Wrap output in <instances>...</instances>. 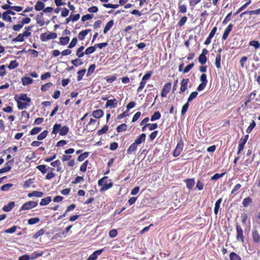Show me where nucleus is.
Masks as SVG:
<instances>
[{
    "mask_svg": "<svg viewBox=\"0 0 260 260\" xmlns=\"http://www.w3.org/2000/svg\"><path fill=\"white\" fill-rule=\"evenodd\" d=\"M247 59H248V58L247 56H243L241 58V59H240V66L242 68H244L245 67V64L246 63V62H247Z\"/></svg>",
    "mask_w": 260,
    "mask_h": 260,
    "instance_id": "nucleus-62",
    "label": "nucleus"
},
{
    "mask_svg": "<svg viewBox=\"0 0 260 260\" xmlns=\"http://www.w3.org/2000/svg\"><path fill=\"white\" fill-rule=\"evenodd\" d=\"M217 30V28L216 26H215L212 28V29L209 33L208 37L207 38L206 40L204 42L205 45H208L211 43V39L213 38L214 36L216 34Z\"/></svg>",
    "mask_w": 260,
    "mask_h": 260,
    "instance_id": "nucleus-11",
    "label": "nucleus"
},
{
    "mask_svg": "<svg viewBox=\"0 0 260 260\" xmlns=\"http://www.w3.org/2000/svg\"><path fill=\"white\" fill-rule=\"evenodd\" d=\"M48 133V132L47 130L44 131L43 132H42L40 134H39L37 137V139L39 141H41L45 139L47 134Z\"/></svg>",
    "mask_w": 260,
    "mask_h": 260,
    "instance_id": "nucleus-49",
    "label": "nucleus"
},
{
    "mask_svg": "<svg viewBox=\"0 0 260 260\" xmlns=\"http://www.w3.org/2000/svg\"><path fill=\"white\" fill-rule=\"evenodd\" d=\"M127 125L125 123H122L117 127V132L120 133L122 132L125 131L127 129Z\"/></svg>",
    "mask_w": 260,
    "mask_h": 260,
    "instance_id": "nucleus-43",
    "label": "nucleus"
},
{
    "mask_svg": "<svg viewBox=\"0 0 260 260\" xmlns=\"http://www.w3.org/2000/svg\"><path fill=\"white\" fill-rule=\"evenodd\" d=\"M51 165L53 167H57L56 171L57 172H60L61 170V162L58 159L51 162Z\"/></svg>",
    "mask_w": 260,
    "mask_h": 260,
    "instance_id": "nucleus-33",
    "label": "nucleus"
},
{
    "mask_svg": "<svg viewBox=\"0 0 260 260\" xmlns=\"http://www.w3.org/2000/svg\"><path fill=\"white\" fill-rule=\"evenodd\" d=\"M15 206V203L13 201L9 202L7 205H5L3 210L5 212L10 211Z\"/></svg>",
    "mask_w": 260,
    "mask_h": 260,
    "instance_id": "nucleus-25",
    "label": "nucleus"
},
{
    "mask_svg": "<svg viewBox=\"0 0 260 260\" xmlns=\"http://www.w3.org/2000/svg\"><path fill=\"white\" fill-rule=\"evenodd\" d=\"M252 238L255 243H258L260 242V235L256 230H253L252 231Z\"/></svg>",
    "mask_w": 260,
    "mask_h": 260,
    "instance_id": "nucleus-15",
    "label": "nucleus"
},
{
    "mask_svg": "<svg viewBox=\"0 0 260 260\" xmlns=\"http://www.w3.org/2000/svg\"><path fill=\"white\" fill-rule=\"evenodd\" d=\"M44 195V193L42 191H33L32 192L29 193L27 195L28 197L31 198L33 197L37 198H41Z\"/></svg>",
    "mask_w": 260,
    "mask_h": 260,
    "instance_id": "nucleus-23",
    "label": "nucleus"
},
{
    "mask_svg": "<svg viewBox=\"0 0 260 260\" xmlns=\"http://www.w3.org/2000/svg\"><path fill=\"white\" fill-rule=\"evenodd\" d=\"M17 100H21L25 102H26L27 103H30L31 102V99L27 97V94L25 93L21 94L19 96L18 99Z\"/></svg>",
    "mask_w": 260,
    "mask_h": 260,
    "instance_id": "nucleus-39",
    "label": "nucleus"
},
{
    "mask_svg": "<svg viewBox=\"0 0 260 260\" xmlns=\"http://www.w3.org/2000/svg\"><path fill=\"white\" fill-rule=\"evenodd\" d=\"M117 105V100L116 99H114L112 100H108L106 104L105 107H110L111 108H114L116 107Z\"/></svg>",
    "mask_w": 260,
    "mask_h": 260,
    "instance_id": "nucleus-17",
    "label": "nucleus"
},
{
    "mask_svg": "<svg viewBox=\"0 0 260 260\" xmlns=\"http://www.w3.org/2000/svg\"><path fill=\"white\" fill-rule=\"evenodd\" d=\"M95 46H91L87 48L84 51L85 54L89 55L93 53L95 50Z\"/></svg>",
    "mask_w": 260,
    "mask_h": 260,
    "instance_id": "nucleus-55",
    "label": "nucleus"
},
{
    "mask_svg": "<svg viewBox=\"0 0 260 260\" xmlns=\"http://www.w3.org/2000/svg\"><path fill=\"white\" fill-rule=\"evenodd\" d=\"M95 68H96V66H95V64H91L88 69L86 76L89 77V76H91V74L94 72Z\"/></svg>",
    "mask_w": 260,
    "mask_h": 260,
    "instance_id": "nucleus-46",
    "label": "nucleus"
},
{
    "mask_svg": "<svg viewBox=\"0 0 260 260\" xmlns=\"http://www.w3.org/2000/svg\"><path fill=\"white\" fill-rule=\"evenodd\" d=\"M178 12L180 13H186L187 12V6L182 4V0L178 1Z\"/></svg>",
    "mask_w": 260,
    "mask_h": 260,
    "instance_id": "nucleus-19",
    "label": "nucleus"
},
{
    "mask_svg": "<svg viewBox=\"0 0 260 260\" xmlns=\"http://www.w3.org/2000/svg\"><path fill=\"white\" fill-rule=\"evenodd\" d=\"M86 70L85 69H83L81 70H79L77 72L78 76H77V80L78 81L81 80L83 78V77L85 74Z\"/></svg>",
    "mask_w": 260,
    "mask_h": 260,
    "instance_id": "nucleus-41",
    "label": "nucleus"
},
{
    "mask_svg": "<svg viewBox=\"0 0 260 260\" xmlns=\"http://www.w3.org/2000/svg\"><path fill=\"white\" fill-rule=\"evenodd\" d=\"M98 185L101 186L100 191H103L111 188L113 185V183L111 180L108 179V177L105 176L98 181Z\"/></svg>",
    "mask_w": 260,
    "mask_h": 260,
    "instance_id": "nucleus-1",
    "label": "nucleus"
},
{
    "mask_svg": "<svg viewBox=\"0 0 260 260\" xmlns=\"http://www.w3.org/2000/svg\"><path fill=\"white\" fill-rule=\"evenodd\" d=\"M69 131V128L67 126L64 125L61 127L60 124L55 123L53 126L52 133L56 134L59 132L60 135L65 136L68 133Z\"/></svg>",
    "mask_w": 260,
    "mask_h": 260,
    "instance_id": "nucleus-2",
    "label": "nucleus"
},
{
    "mask_svg": "<svg viewBox=\"0 0 260 260\" xmlns=\"http://www.w3.org/2000/svg\"><path fill=\"white\" fill-rule=\"evenodd\" d=\"M252 203V200L250 197H247L243 200L242 205L245 208L247 207L248 206L250 205Z\"/></svg>",
    "mask_w": 260,
    "mask_h": 260,
    "instance_id": "nucleus-31",
    "label": "nucleus"
},
{
    "mask_svg": "<svg viewBox=\"0 0 260 260\" xmlns=\"http://www.w3.org/2000/svg\"><path fill=\"white\" fill-rule=\"evenodd\" d=\"M198 94V93L197 91H193V92H192L190 94L189 97L188 98V99H187L188 103H189V102H191L194 99H196L197 98Z\"/></svg>",
    "mask_w": 260,
    "mask_h": 260,
    "instance_id": "nucleus-51",
    "label": "nucleus"
},
{
    "mask_svg": "<svg viewBox=\"0 0 260 260\" xmlns=\"http://www.w3.org/2000/svg\"><path fill=\"white\" fill-rule=\"evenodd\" d=\"M230 260H241V257L234 252H232L230 254Z\"/></svg>",
    "mask_w": 260,
    "mask_h": 260,
    "instance_id": "nucleus-47",
    "label": "nucleus"
},
{
    "mask_svg": "<svg viewBox=\"0 0 260 260\" xmlns=\"http://www.w3.org/2000/svg\"><path fill=\"white\" fill-rule=\"evenodd\" d=\"M51 201V197H47L45 198L42 199L40 203V206H46L49 204Z\"/></svg>",
    "mask_w": 260,
    "mask_h": 260,
    "instance_id": "nucleus-36",
    "label": "nucleus"
},
{
    "mask_svg": "<svg viewBox=\"0 0 260 260\" xmlns=\"http://www.w3.org/2000/svg\"><path fill=\"white\" fill-rule=\"evenodd\" d=\"M249 45L253 46L255 49H257L259 48L260 44L257 41L252 40L249 42Z\"/></svg>",
    "mask_w": 260,
    "mask_h": 260,
    "instance_id": "nucleus-58",
    "label": "nucleus"
},
{
    "mask_svg": "<svg viewBox=\"0 0 260 260\" xmlns=\"http://www.w3.org/2000/svg\"><path fill=\"white\" fill-rule=\"evenodd\" d=\"M233 27V24L232 23H230L225 29L223 34L222 36V40L225 41L228 37L229 34L231 32L232 28Z\"/></svg>",
    "mask_w": 260,
    "mask_h": 260,
    "instance_id": "nucleus-13",
    "label": "nucleus"
},
{
    "mask_svg": "<svg viewBox=\"0 0 260 260\" xmlns=\"http://www.w3.org/2000/svg\"><path fill=\"white\" fill-rule=\"evenodd\" d=\"M15 100L17 102V107L20 110H22L26 108L27 106L29 105V103L27 102H22L19 100H17L16 97H15Z\"/></svg>",
    "mask_w": 260,
    "mask_h": 260,
    "instance_id": "nucleus-21",
    "label": "nucleus"
},
{
    "mask_svg": "<svg viewBox=\"0 0 260 260\" xmlns=\"http://www.w3.org/2000/svg\"><path fill=\"white\" fill-rule=\"evenodd\" d=\"M161 114L159 111H156L154 113V114L151 116V121H155L156 120H158L160 118Z\"/></svg>",
    "mask_w": 260,
    "mask_h": 260,
    "instance_id": "nucleus-42",
    "label": "nucleus"
},
{
    "mask_svg": "<svg viewBox=\"0 0 260 260\" xmlns=\"http://www.w3.org/2000/svg\"><path fill=\"white\" fill-rule=\"evenodd\" d=\"M57 34L53 32H50L49 34L42 33L40 36V38L42 41L45 42L49 40L54 39L57 38Z\"/></svg>",
    "mask_w": 260,
    "mask_h": 260,
    "instance_id": "nucleus-6",
    "label": "nucleus"
},
{
    "mask_svg": "<svg viewBox=\"0 0 260 260\" xmlns=\"http://www.w3.org/2000/svg\"><path fill=\"white\" fill-rule=\"evenodd\" d=\"M114 20L113 19L109 21L107 24H106V26L104 29V33L105 34H107V32L112 27V26L114 25Z\"/></svg>",
    "mask_w": 260,
    "mask_h": 260,
    "instance_id": "nucleus-26",
    "label": "nucleus"
},
{
    "mask_svg": "<svg viewBox=\"0 0 260 260\" xmlns=\"http://www.w3.org/2000/svg\"><path fill=\"white\" fill-rule=\"evenodd\" d=\"M19 65L18 62L16 60H12L10 61L9 66L8 68L10 70H12L16 68Z\"/></svg>",
    "mask_w": 260,
    "mask_h": 260,
    "instance_id": "nucleus-44",
    "label": "nucleus"
},
{
    "mask_svg": "<svg viewBox=\"0 0 260 260\" xmlns=\"http://www.w3.org/2000/svg\"><path fill=\"white\" fill-rule=\"evenodd\" d=\"M21 82L23 85L26 86L32 83L33 79L28 77H23L21 78Z\"/></svg>",
    "mask_w": 260,
    "mask_h": 260,
    "instance_id": "nucleus-28",
    "label": "nucleus"
},
{
    "mask_svg": "<svg viewBox=\"0 0 260 260\" xmlns=\"http://www.w3.org/2000/svg\"><path fill=\"white\" fill-rule=\"evenodd\" d=\"M183 142L181 140L177 144V146L173 152V155L174 157L178 156L182 151L183 148Z\"/></svg>",
    "mask_w": 260,
    "mask_h": 260,
    "instance_id": "nucleus-8",
    "label": "nucleus"
},
{
    "mask_svg": "<svg viewBox=\"0 0 260 260\" xmlns=\"http://www.w3.org/2000/svg\"><path fill=\"white\" fill-rule=\"evenodd\" d=\"M38 206V202L29 201L24 203L21 207L20 210H27L34 208Z\"/></svg>",
    "mask_w": 260,
    "mask_h": 260,
    "instance_id": "nucleus-7",
    "label": "nucleus"
},
{
    "mask_svg": "<svg viewBox=\"0 0 260 260\" xmlns=\"http://www.w3.org/2000/svg\"><path fill=\"white\" fill-rule=\"evenodd\" d=\"M36 168L39 170L42 174H46L47 171V166L45 165H38L36 167Z\"/></svg>",
    "mask_w": 260,
    "mask_h": 260,
    "instance_id": "nucleus-38",
    "label": "nucleus"
},
{
    "mask_svg": "<svg viewBox=\"0 0 260 260\" xmlns=\"http://www.w3.org/2000/svg\"><path fill=\"white\" fill-rule=\"evenodd\" d=\"M201 1V0H188L189 5L191 9H193Z\"/></svg>",
    "mask_w": 260,
    "mask_h": 260,
    "instance_id": "nucleus-52",
    "label": "nucleus"
},
{
    "mask_svg": "<svg viewBox=\"0 0 260 260\" xmlns=\"http://www.w3.org/2000/svg\"><path fill=\"white\" fill-rule=\"evenodd\" d=\"M199 61L202 64H205L207 60V58L206 55L201 54L198 58Z\"/></svg>",
    "mask_w": 260,
    "mask_h": 260,
    "instance_id": "nucleus-54",
    "label": "nucleus"
},
{
    "mask_svg": "<svg viewBox=\"0 0 260 260\" xmlns=\"http://www.w3.org/2000/svg\"><path fill=\"white\" fill-rule=\"evenodd\" d=\"M90 29H87L80 31L78 35V38L80 40L82 41L84 39L85 37L90 32Z\"/></svg>",
    "mask_w": 260,
    "mask_h": 260,
    "instance_id": "nucleus-30",
    "label": "nucleus"
},
{
    "mask_svg": "<svg viewBox=\"0 0 260 260\" xmlns=\"http://www.w3.org/2000/svg\"><path fill=\"white\" fill-rule=\"evenodd\" d=\"M256 123L254 120L252 121V122L250 124L249 126L247 128L246 132L247 133L249 134L254 127L255 126Z\"/></svg>",
    "mask_w": 260,
    "mask_h": 260,
    "instance_id": "nucleus-60",
    "label": "nucleus"
},
{
    "mask_svg": "<svg viewBox=\"0 0 260 260\" xmlns=\"http://www.w3.org/2000/svg\"><path fill=\"white\" fill-rule=\"evenodd\" d=\"M52 85L53 84L51 82L47 83L41 86V90L42 92H45L52 86Z\"/></svg>",
    "mask_w": 260,
    "mask_h": 260,
    "instance_id": "nucleus-48",
    "label": "nucleus"
},
{
    "mask_svg": "<svg viewBox=\"0 0 260 260\" xmlns=\"http://www.w3.org/2000/svg\"><path fill=\"white\" fill-rule=\"evenodd\" d=\"M14 162V159L10 160L8 162L6 163V166L0 169V174H3L4 173L9 171L12 167L9 164H12Z\"/></svg>",
    "mask_w": 260,
    "mask_h": 260,
    "instance_id": "nucleus-16",
    "label": "nucleus"
},
{
    "mask_svg": "<svg viewBox=\"0 0 260 260\" xmlns=\"http://www.w3.org/2000/svg\"><path fill=\"white\" fill-rule=\"evenodd\" d=\"M222 202V198H219L218 200L216 201L215 204V207L214 209V212L215 215L218 214L219 209L220 208V205Z\"/></svg>",
    "mask_w": 260,
    "mask_h": 260,
    "instance_id": "nucleus-37",
    "label": "nucleus"
},
{
    "mask_svg": "<svg viewBox=\"0 0 260 260\" xmlns=\"http://www.w3.org/2000/svg\"><path fill=\"white\" fill-rule=\"evenodd\" d=\"M70 41V38L68 36L66 37H62L59 38V44L61 45H67Z\"/></svg>",
    "mask_w": 260,
    "mask_h": 260,
    "instance_id": "nucleus-32",
    "label": "nucleus"
},
{
    "mask_svg": "<svg viewBox=\"0 0 260 260\" xmlns=\"http://www.w3.org/2000/svg\"><path fill=\"white\" fill-rule=\"evenodd\" d=\"M137 145H138L137 144H135V142L132 144L127 150V153L128 154H131L135 153V152L137 149Z\"/></svg>",
    "mask_w": 260,
    "mask_h": 260,
    "instance_id": "nucleus-29",
    "label": "nucleus"
},
{
    "mask_svg": "<svg viewBox=\"0 0 260 260\" xmlns=\"http://www.w3.org/2000/svg\"><path fill=\"white\" fill-rule=\"evenodd\" d=\"M43 16V12H41L39 15H37L36 16L37 22L40 26H43L45 24V21Z\"/></svg>",
    "mask_w": 260,
    "mask_h": 260,
    "instance_id": "nucleus-20",
    "label": "nucleus"
},
{
    "mask_svg": "<svg viewBox=\"0 0 260 260\" xmlns=\"http://www.w3.org/2000/svg\"><path fill=\"white\" fill-rule=\"evenodd\" d=\"M11 14L12 15H15V13L11 10H7V11L4 12L2 14L3 19L5 21H8L9 22L11 21V17L10 16H8V17H6V16L8 15Z\"/></svg>",
    "mask_w": 260,
    "mask_h": 260,
    "instance_id": "nucleus-14",
    "label": "nucleus"
},
{
    "mask_svg": "<svg viewBox=\"0 0 260 260\" xmlns=\"http://www.w3.org/2000/svg\"><path fill=\"white\" fill-rule=\"evenodd\" d=\"M249 14V15H259L260 14V8L255 10L246 11L240 14V16H242L244 15Z\"/></svg>",
    "mask_w": 260,
    "mask_h": 260,
    "instance_id": "nucleus-27",
    "label": "nucleus"
},
{
    "mask_svg": "<svg viewBox=\"0 0 260 260\" xmlns=\"http://www.w3.org/2000/svg\"><path fill=\"white\" fill-rule=\"evenodd\" d=\"M92 115L95 118H100L104 115V112L101 109H98L92 112Z\"/></svg>",
    "mask_w": 260,
    "mask_h": 260,
    "instance_id": "nucleus-24",
    "label": "nucleus"
},
{
    "mask_svg": "<svg viewBox=\"0 0 260 260\" xmlns=\"http://www.w3.org/2000/svg\"><path fill=\"white\" fill-rule=\"evenodd\" d=\"M236 239L238 242L243 243L244 241V232L241 226L237 223L236 225Z\"/></svg>",
    "mask_w": 260,
    "mask_h": 260,
    "instance_id": "nucleus-4",
    "label": "nucleus"
},
{
    "mask_svg": "<svg viewBox=\"0 0 260 260\" xmlns=\"http://www.w3.org/2000/svg\"><path fill=\"white\" fill-rule=\"evenodd\" d=\"M189 82L188 78H183L181 81V87L179 93H182L186 91L187 88L188 83Z\"/></svg>",
    "mask_w": 260,
    "mask_h": 260,
    "instance_id": "nucleus-12",
    "label": "nucleus"
},
{
    "mask_svg": "<svg viewBox=\"0 0 260 260\" xmlns=\"http://www.w3.org/2000/svg\"><path fill=\"white\" fill-rule=\"evenodd\" d=\"M215 65L219 69L221 68V54H216L215 57Z\"/></svg>",
    "mask_w": 260,
    "mask_h": 260,
    "instance_id": "nucleus-35",
    "label": "nucleus"
},
{
    "mask_svg": "<svg viewBox=\"0 0 260 260\" xmlns=\"http://www.w3.org/2000/svg\"><path fill=\"white\" fill-rule=\"evenodd\" d=\"M40 221L39 217H34L28 220V223L30 225H32L37 223Z\"/></svg>",
    "mask_w": 260,
    "mask_h": 260,
    "instance_id": "nucleus-59",
    "label": "nucleus"
},
{
    "mask_svg": "<svg viewBox=\"0 0 260 260\" xmlns=\"http://www.w3.org/2000/svg\"><path fill=\"white\" fill-rule=\"evenodd\" d=\"M200 80L201 81V83L199 84L197 88V90L199 91L203 90L207 86L208 80L206 74L203 73L200 76Z\"/></svg>",
    "mask_w": 260,
    "mask_h": 260,
    "instance_id": "nucleus-5",
    "label": "nucleus"
},
{
    "mask_svg": "<svg viewBox=\"0 0 260 260\" xmlns=\"http://www.w3.org/2000/svg\"><path fill=\"white\" fill-rule=\"evenodd\" d=\"M187 20V17L186 16H184L182 17L178 23V25L179 27L182 26L186 22Z\"/></svg>",
    "mask_w": 260,
    "mask_h": 260,
    "instance_id": "nucleus-57",
    "label": "nucleus"
},
{
    "mask_svg": "<svg viewBox=\"0 0 260 260\" xmlns=\"http://www.w3.org/2000/svg\"><path fill=\"white\" fill-rule=\"evenodd\" d=\"M171 87L172 84L170 82L165 84L161 90V96L162 98L166 97L167 94L170 92Z\"/></svg>",
    "mask_w": 260,
    "mask_h": 260,
    "instance_id": "nucleus-10",
    "label": "nucleus"
},
{
    "mask_svg": "<svg viewBox=\"0 0 260 260\" xmlns=\"http://www.w3.org/2000/svg\"><path fill=\"white\" fill-rule=\"evenodd\" d=\"M32 26L25 27V30L22 34H19L16 38L12 40L13 42H23L24 40V38H27L31 35V32L29 31L31 30Z\"/></svg>",
    "mask_w": 260,
    "mask_h": 260,
    "instance_id": "nucleus-3",
    "label": "nucleus"
},
{
    "mask_svg": "<svg viewBox=\"0 0 260 260\" xmlns=\"http://www.w3.org/2000/svg\"><path fill=\"white\" fill-rule=\"evenodd\" d=\"M108 126L107 125H104L101 129L99 130L97 132L98 136H101L106 133L108 131Z\"/></svg>",
    "mask_w": 260,
    "mask_h": 260,
    "instance_id": "nucleus-50",
    "label": "nucleus"
},
{
    "mask_svg": "<svg viewBox=\"0 0 260 260\" xmlns=\"http://www.w3.org/2000/svg\"><path fill=\"white\" fill-rule=\"evenodd\" d=\"M44 233L45 230L43 229H41L34 235L32 238L35 239H37L39 237L43 235Z\"/></svg>",
    "mask_w": 260,
    "mask_h": 260,
    "instance_id": "nucleus-56",
    "label": "nucleus"
},
{
    "mask_svg": "<svg viewBox=\"0 0 260 260\" xmlns=\"http://www.w3.org/2000/svg\"><path fill=\"white\" fill-rule=\"evenodd\" d=\"M42 130V128L40 127H35L33 128L30 131V135H35L38 134Z\"/></svg>",
    "mask_w": 260,
    "mask_h": 260,
    "instance_id": "nucleus-61",
    "label": "nucleus"
},
{
    "mask_svg": "<svg viewBox=\"0 0 260 260\" xmlns=\"http://www.w3.org/2000/svg\"><path fill=\"white\" fill-rule=\"evenodd\" d=\"M89 152H85L81 154H80L77 158V160L79 161H83L85 158L88 157L89 155Z\"/></svg>",
    "mask_w": 260,
    "mask_h": 260,
    "instance_id": "nucleus-45",
    "label": "nucleus"
},
{
    "mask_svg": "<svg viewBox=\"0 0 260 260\" xmlns=\"http://www.w3.org/2000/svg\"><path fill=\"white\" fill-rule=\"evenodd\" d=\"M33 182H34V181H33L32 179H29L26 180L24 182L23 187L24 188H27L29 187L33 183Z\"/></svg>",
    "mask_w": 260,
    "mask_h": 260,
    "instance_id": "nucleus-64",
    "label": "nucleus"
},
{
    "mask_svg": "<svg viewBox=\"0 0 260 260\" xmlns=\"http://www.w3.org/2000/svg\"><path fill=\"white\" fill-rule=\"evenodd\" d=\"M256 95V91H254L253 92H251L250 94H249L248 96V99L246 100V101L244 103L245 106H247V105L251 102L252 100H253Z\"/></svg>",
    "mask_w": 260,
    "mask_h": 260,
    "instance_id": "nucleus-40",
    "label": "nucleus"
},
{
    "mask_svg": "<svg viewBox=\"0 0 260 260\" xmlns=\"http://www.w3.org/2000/svg\"><path fill=\"white\" fill-rule=\"evenodd\" d=\"M184 182L186 183V187L189 190L191 189L195 184V181L194 178H188L184 180Z\"/></svg>",
    "mask_w": 260,
    "mask_h": 260,
    "instance_id": "nucleus-18",
    "label": "nucleus"
},
{
    "mask_svg": "<svg viewBox=\"0 0 260 260\" xmlns=\"http://www.w3.org/2000/svg\"><path fill=\"white\" fill-rule=\"evenodd\" d=\"M146 139V134L144 133L141 134L139 137L135 140V143L137 145L141 144L143 142H145Z\"/></svg>",
    "mask_w": 260,
    "mask_h": 260,
    "instance_id": "nucleus-22",
    "label": "nucleus"
},
{
    "mask_svg": "<svg viewBox=\"0 0 260 260\" xmlns=\"http://www.w3.org/2000/svg\"><path fill=\"white\" fill-rule=\"evenodd\" d=\"M75 150L74 148H69L64 151L65 154L63 155L61 158L62 161H66L69 160L72 158V155H70L74 152Z\"/></svg>",
    "mask_w": 260,
    "mask_h": 260,
    "instance_id": "nucleus-9",
    "label": "nucleus"
},
{
    "mask_svg": "<svg viewBox=\"0 0 260 260\" xmlns=\"http://www.w3.org/2000/svg\"><path fill=\"white\" fill-rule=\"evenodd\" d=\"M225 174L226 172H223L221 174L216 173L211 178V180H217L222 177Z\"/></svg>",
    "mask_w": 260,
    "mask_h": 260,
    "instance_id": "nucleus-53",
    "label": "nucleus"
},
{
    "mask_svg": "<svg viewBox=\"0 0 260 260\" xmlns=\"http://www.w3.org/2000/svg\"><path fill=\"white\" fill-rule=\"evenodd\" d=\"M44 7L45 4L42 2L38 1L35 6V9L36 11H40L44 10Z\"/></svg>",
    "mask_w": 260,
    "mask_h": 260,
    "instance_id": "nucleus-34",
    "label": "nucleus"
},
{
    "mask_svg": "<svg viewBox=\"0 0 260 260\" xmlns=\"http://www.w3.org/2000/svg\"><path fill=\"white\" fill-rule=\"evenodd\" d=\"M23 25L21 22H20V23L13 25L12 29L15 31H18L23 27Z\"/></svg>",
    "mask_w": 260,
    "mask_h": 260,
    "instance_id": "nucleus-63",
    "label": "nucleus"
}]
</instances>
